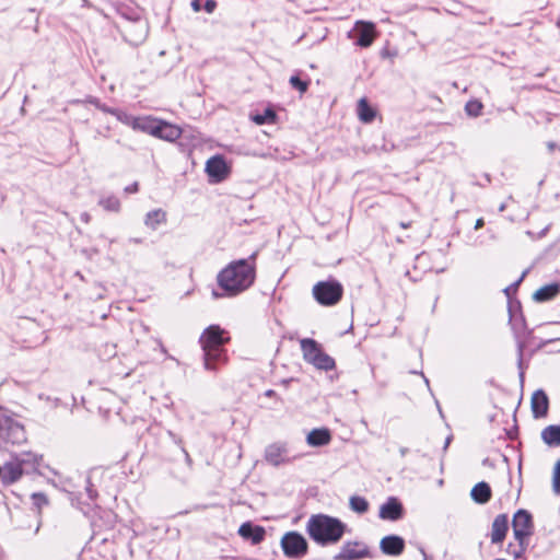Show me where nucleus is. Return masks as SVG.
<instances>
[{"label":"nucleus","mask_w":560,"mask_h":560,"mask_svg":"<svg viewBox=\"0 0 560 560\" xmlns=\"http://www.w3.org/2000/svg\"><path fill=\"white\" fill-rule=\"evenodd\" d=\"M256 258L254 252L248 258L231 261L217 277L218 290L212 291L214 299L232 298L249 289L256 279Z\"/></svg>","instance_id":"obj_1"},{"label":"nucleus","mask_w":560,"mask_h":560,"mask_svg":"<svg viewBox=\"0 0 560 560\" xmlns=\"http://www.w3.org/2000/svg\"><path fill=\"white\" fill-rule=\"evenodd\" d=\"M229 341V332L219 325H210L202 331L199 343L202 350L203 368L207 371L217 372L228 363L225 345Z\"/></svg>","instance_id":"obj_2"},{"label":"nucleus","mask_w":560,"mask_h":560,"mask_svg":"<svg viewBox=\"0 0 560 560\" xmlns=\"http://www.w3.org/2000/svg\"><path fill=\"white\" fill-rule=\"evenodd\" d=\"M346 528L347 525L339 518L326 514H314L306 523V533L319 546L337 544Z\"/></svg>","instance_id":"obj_3"},{"label":"nucleus","mask_w":560,"mask_h":560,"mask_svg":"<svg viewBox=\"0 0 560 560\" xmlns=\"http://www.w3.org/2000/svg\"><path fill=\"white\" fill-rule=\"evenodd\" d=\"M43 457L32 452L12 454L1 466V482L5 486L16 482L23 475L37 471Z\"/></svg>","instance_id":"obj_4"},{"label":"nucleus","mask_w":560,"mask_h":560,"mask_svg":"<svg viewBox=\"0 0 560 560\" xmlns=\"http://www.w3.org/2000/svg\"><path fill=\"white\" fill-rule=\"evenodd\" d=\"M26 440L24 425L0 407V445H21Z\"/></svg>","instance_id":"obj_5"},{"label":"nucleus","mask_w":560,"mask_h":560,"mask_svg":"<svg viewBox=\"0 0 560 560\" xmlns=\"http://www.w3.org/2000/svg\"><path fill=\"white\" fill-rule=\"evenodd\" d=\"M303 359L318 370L331 371L336 366L335 359L324 352L322 346L314 339L304 338L300 341Z\"/></svg>","instance_id":"obj_6"},{"label":"nucleus","mask_w":560,"mask_h":560,"mask_svg":"<svg viewBox=\"0 0 560 560\" xmlns=\"http://www.w3.org/2000/svg\"><path fill=\"white\" fill-rule=\"evenodd\" d=\"M312 292L318 304L331 306L341 300L343 288L337 280H327L317 282Z\"/></svg>","instance_id":"obj_7"},{"label":"nucleus","mask_w":560,"mask_h":560,"mask_svg":"<svg viewBox=\"0 0 560 560\" xmlns=\"http://www.w3.org/2000/svg\"><path fill=\"white\" fill-rule=\"evenodd\" d=\"M281 548L289 559H301L308 550L307 540L298 532H288L281 538Z\"/></svg>","instance_id":"obj_8"},{"label":"nucleus","mask_w":560,"mask_h":560,"mask_svg":"<svg viewBox=\"0 0 560 560\" xmlns=\"http://www.w3.org/2000/svg\"><path fill=\"white\" fill-rule=\"evenodd\" d=\"M373 558L369 546L359 540H348L342 544L340 550L332 557L334 560H362Z\"/></svg>","instance_id":"obj_9"},{"label":"nucleus","mask_w":560,"mask_h":560,"mask_svg":"<svg viewBox=\"0 0 560 560\" xmlns=\"http://www.w3.org/2000/svg\"><path fill=\"white\" fill-rule=\"evenodd\" d=\"M375 24L366 21H357L353 28L348 33V37L353 44L361 47H370L376 38Z\"/></svg>","instance_id":"obj_10"},{"label":"nucleus","mask_w":560,"mask_h":560,"mask_svg":"<svg viewBox=\"0 0 560 560\" xmlns=\"http://www.w3.org/2000/svg\"><path fill=\"white\" fill-rule=\"evenodd\" d=\"M512 528L514 538L517 542L528 541L534 533V523L532 514L527 510H518L512 520Z\"/></svg>","instance_id":"obj_11"},{"label":"nucleus","mask_w":560,"mask_h":560,"mask_svg":"<svg viewBox=\"0 0 560 560\" xmlns=\"http://www.w3.org/2000/svg\"><path fill=\"white\" fill-rule=\"evenodd\" d=\"M205 171L211 184H219L228 178L231 168L228 165L225 158L221 154H217L207 161Z\"/></svg>","instance_id":"obj_12"},{"label":"nucleus","mask_w":560,"mask_h":560,"mask_svg":"<svg viewBox=\"0 0 560 560\" xmlns=\"http://www.w3.org/2000/svg\"><path fill=\"white\" fill-rule=\"evenodd\" d=\"M295 457H291L287 444L277 442L268 445L265 450V459L272 466L291 463Z\"/></svg>","instance_id":"obj_13"},{"label":"nucleus","mask_w":560,"mask_h":560,"mask_svg":"<svg viewBox=\"0 0 560 560\" xmlns=\"http://www.w3.org/2000/svg\"><path fill=\"white\" fill-rule=\"evenodd\" d=\"M378 516L386 521H398L404 516V506L396 497H389L381 505Z\"/></svg>","instance_id":"obj_14"},{"label":"nucleus","mask_w":560,"mask_h":560,"mask_svg":"<svg viewBox=\"0 0 560 560\" xmlns=\"http://www.w3.org/2000/svg\"><path fill=\"white\" fill-rule=\"evenodd\" d=\"M405 547V539L398 535H387L380 541L381 551L389 557H398L402 555Z\"/></svg>","instance_id":"obj_15"},{"label":"nucleus","mask_w":560,"mask_h":560,"mask_svg":"<svg viewBox=\"0 0 560 560\" xmlns=\"http://www.w3.org/2000/svg\"><path fill=\"white\" fill-rule=\"evenodd\" d=\"M238 535L243 539L249 540L253 545H258L265 539L266 530L260 525H255L252 522H245L240 526Z\"/></svg>","instance_id":"obj_16"},{"label":"nucleus","mask_w":560,"mask_h":560,"mask_svg":"<svg viewBox=\"0 0 560 560\" xmlns=\"http://www.w3.org/2000/svg\"><path fill=\"white\" fill-rule=\"evenodd\" d=\"M530 405L535 419L544 418L547 416L549 409V399L542 389H537L534 392L530 399Z\"/></svg>","instance_id":"obj_17"},{"label":"nucleus","mask_w":560,"mask_h":560,"mask_svg":"<svg viewBox=\"0 0 560 560\" xmlns=\"http://www.w3.org/2000/svg\"><path fill=\"white\" fill-rule=\"evenodd\" d=\"M509 530V517L506 514H499L492 522L491 526V542L501 544Z\"/></svg>","instance_id":"obj_18"},{"label":"nucleus","mask_w":560,"mask_h":560,"mask_svg":"<svg viewBox=\"0 0 560 560\" xmlns=\"http://www.w3.org/2000/svg\"><path fill=\"white\" fill-rule=\"evenodd\" d=\"M180 135L182 129L179 127L159 120L154 137L172 142L178 139Z\"/></svg>","instance_id":"obj_19"},{"label":"nucleus","mask_w":560,"mask_h":560,"mask_svg":"<svg viewBox=\"0 0 560 560\" xmlns=\"http://www.w3.org/2000/svg\"><path fill=\"white\" fill-rule=\"evenodd\" d=\"M560 292L558 283H550L539 288L534 294L533 300L538 303L547 302L555 299Z\"/></svg>","instance_id":"obj_20"},{"label":"nucleus","mask_w":560,"mask_h":560,"mask_svg":"<svg viewBox=\"0 0 560 560\" xmlns=\"http://www.w3.org/2000/svg\"><path fill=\"white\" fill-rule=\"evenodd\" d=\"M541 440L549 447H558L560 446V425L559 424H550L542 429L541 431Z\"/></svg>","instance_id":"obj_21"},{"label":"nucleus","mask_w":560,"mask_h":560,"mask_svg":"<svg viewBox=\"0 0 560 560\" xmlns=\"http://www.w3.org/2000/svg\"><path fill=\"white\" fill-rule=\"evenodd\" d=\"M471 498L472 500L478 504H485L489 502L491 499V488L490 486L485 482H478L472 489H471Z\"/></svg>","instance_id":"obj_22"},{"label":"nucleus","mask_w":560,"mask_h":560,"mask_svg":"<svg viewBox=\"0 0 560 560\" xmlns=\"http://www.w3.org/2000/svg\"><path fill=\"white\" fill-rule=\"evenodd\" d=\"M159 119H154L150 116L137 117L133 130H139L148 135L154 136Z\"/></svg>","instance_id":"obj_23"},{"label":"nucleus","mask_w":560,"mask_h":560,"mask_svg":"<svg viewBox=\"0 0 560 560\" xmlns=\"http://www.w3.org/2000/svg\"><path fill=\"white\" fill-rule=\"evenodd\" d=\"M330 433L327 429H314L307 434V443L312 446H323L329 443Z\"/></svg>","instance_id":"obj_24"},{"label":"nucleus","mask_w":560,"mask_h":560,"mask_svg":"<svg viewBox=\"0 0 560 560\" xmlns=\"http://www.w3.org/2000/svg\"><path fill=\"white\" fill-rule=\"evenodd\" d=\"M357 113L359 119L364 124L372 122L376 116L375 109L372 106H370L366 98H361L358 102Z\"/></svg>","instance_id":"obj_25"},{"label":"nucleus","mask_w":560,"mask_h":560,"mask_svg":"<svg viewBox=\"0 0 560 560\" xmlns=\"http://www.w3.org/2000/svg\"><path fill=\"white\" fill-rule=\"evenodd\" d=\"M165 222L166 213L162 209L149 211L144 218V224L151 230H156L160 224Z\"/></svg>","instance_id":"obj_26"},{"label":"nucleus","mask_w":560,"mask_h":560,"mask_svg":"<svg viewBox=\"0 0 560 560\" xmlns=\"http://www.w3.org/2000/svg\"><path fill=\"white\" fill-rule=\"evenodd\" d=\"M277 115L275 110L270 107L265 108L261 114H256L252 117L253 121L257 125H266L273 124L276 121Z\"/></svg>","instance_id":"obj_27"},{"label":"nucleus","mask_w":560,"mask_h":560,"mask_svg":"<svg viewBox=\"0 0 560 560\" xmlns=\"http://www.w3.org/2000/svg\"><path fill=\"white\" fill-rule=\"evenodd\" d=\"M108 114L115 116L116 119L118 121H120L121 124L129 126L133 129L136 118H137L136 116H133L125 110L118 109V108L108 110Z\"/></svg>","instance_id":"obj_28"},{"label":"nucleus","mask_w":560,"mask_h":560,"mask_svg":"<svg viewBox=\"0 0 560 560\" xmlns=\"http://www.w3.org/2000/svg\"><path fill=\"white\" fill-rule=\"evenodd\" d=\"M528 541H522L518 542V545L515 547L512 544H509L506 547V552L513 557L514 560H526L524 557L525 551L527 549Z\"/></svg>","instance_id":"obj_29"},{"label":"nucleus","mask_w":560,"mask_h":560,"mask_svg":"<svg viewBox=\"0 0 560 560\" xmlns=\"http://www.w3.org/2000/svg\"><path fill=\"white\" fill-rule=\"evenodd\" d=\"M350 508L352 511L363 514L369 510V502L363 497L352 495L350 498Z\"/></svg>","instance_id":"obj_30"},{"label":"nucleus","mask_w":560,"mask_h":560,"mask_svg":"<svg viewBox=\"0 0 560 560\" xmlns=\"http://www.w3.org/2000/svg\"><path fill=\"white\" fill-rule=\"evenodd\" d=\"M100 205L107 211L118 212L120 209L119 199L113 195L102 198Z\"/></svg>","instance_id":"obj_31"},{"label":"nucleus","mask_w":560,"mask_h":560,"mask_svg":"<svg viewBox=\"0 0 560 560\" xmlns=\"http://www.w3.org/2000/svg\"><path fill=\"white\" fill-rule=\"evenodd\" d=\"M483 105L478 100H470L465 105V112L470 117H478L482 113Z\"/></svg>","instance_id":"obj_32"},{"label":"nucleus","mask_w":560,"mask_h":560,"mask_svg":"<svg viewBox=\"0 0 560 560\" xmlns=\"http://www.w3.org/2000/svg\"><path fill=\"white\" fill-rule=\"evenodd\" d=\"M523 355H524V343L518 342V345H517V368H518V377H520L521 383L524 382L525 370L527 368L524 364Z\"/></svg>","instance_id":"obj_33"},{"label":"nucleus","mask_w":560,"mask_h":560,"mask_svg":"<svg viewBox=\"0 0 560 560\" xmlns=\"http://www.w3.org/2000/svg\"><path fill=\"white\" fill-rule=\"evenodd\" d=\"M552 491L556 495H560V459L556 462L552 471Z\"/></svg>","instance_id":"obj_34"},{"label":"nucleus","mask_w":560,"mask_h":560,"mask_svg":"<svg viewBox=\"0 0 560 560\" xmlns=\"http://www.w3.org/2000/svg\"><path fill=\"white\" fill-rule=\"evenodd\" d=\"M33 505L39 512L40 509L48 504V499L43 492H35L31 495Z\"/></svg>","instance_id":"obj_35"},{"label":"nucleus","mask_w":560,"mask_h":560,"mask_svg":"<svg viewBox=\"0 0 560 560\" xmlns=\"http://www.w3.org/2000/svg\"><path fill=\"white\" fill-rule=\"evenodd\" d=\"M290 84L292 85L293 89L300 91L301 93L306 92V90L308 88V83L306 81H303L298 75H292L290 78Z\"/></svg>","instance_id":"obj_36"},{"label":"nucleus","mask_w":560,"mask_h":560,"mask_svg":"<svg viewBox=\"0 0 560 560\" xmlns=\"http://www.w3.org/2000/svg\"><path fill=\"white\" fill-rule=\"evenodd\" d=\"M510 322L512 323V328L517 336H520L521 334H524L526 327H525V320L523 317L517 319V318H513V316L511 315Z\"/></svg>","instance_id":"obj_37"},{"label":"nucleus","mask_w":560,"mask_h":560,"mask_svg":"<svg viewBox=\"0 0 560 560\" xmlns=\"http://www.w3.org/2000/svg\"><path fill=\"white\" fill-rule=\"evenodd\" d=\"M525 276H526V271H524V272L522 273V276H521V277H520L515 282H513L512 284H510L509 287H506V288L504 289V293H505V295H506V298H508L509 300L511 299V296H512L513 294H515V293H516L517 288H518V285L521 284V282L523 281V279H524V277H525Z\"/></svg>","instance_id":"obj_38"},{"label":"nucleus","mask_w":560,"mask_h":560,"mask_svg":"<svg viewBox=\"0 0 560 560\" xmlns=\"http://www.w3.org/2000/svg\"><path fill=\"white\" fill-rule=\"evenodd\" d=\"M85 491H86V494L89 497L90 500H95L96 497H97V492L96 490L93 488V485L90 480V478L86 479V486H85Z\"/></svg>","instance_id":"obj_39"},{"label":"nucleus","mask_w":560,"mask_h":560,"mask_svg":"<svg viewBox=\"0 0 560 560\" xmlns=\"http://www.w3.org/2000/svg\"><path fill=\"white\" fill-rule=\"evenodd\" d=\"M215 8H217V1H215V0H207V1L205 2V4L202 5V9H203L207 13H209V14L213 13V11L215 10Z\"/></svg>","instance_id":"obj_40"},{"label":"nucleus","mask_w":560,"mask_h":560,"mask_svg":"<svg viewBox=\"0 0 560 560\" xmlns=\"http://www.w3.org/2000/svg\"><path fill=\"white\" fill-rule=\"evenodd\" d=\"M139 190V185L137 182L128 185L126 188H125V191L128 192V194H135Z\"/></svg>","instance_id":"obj_41"},{"label":"nucleus","mask_w":560,"mask_h":560,"mask_svg":"<svg viewBox=\"0 0 560 560\" xmlns=\"http://www.w3.org/2000/svg\"><path fill=\"white\" fill-rule=\"evenodd\" d=\"M190 5L194 12H199L202 10V4L200 0H191Z\"/></svg>","instance_id":"obj_42"},{"label":"nucleus","mask_w":560,"mask_h":560,"mask_svg":"<svg viewBox=\"0 0 560 560\" xmlns=\"http://www.w3.org/2000/svg\"><path fill=\"white\" fill-rule=\"evenodd\" d=\"M92 103L95 104V106L97 108H100L101 110H103L104 113H108V110L112 109L110 107H107L106 105H101L98 101H95V102H92Z\"/></svg>","instance_id":"obj_43"},{"label":"nucleus","mask_w":560,"mask_h":560,"mask_svg":"<svg viewBox=\"0 0 560 560\" xmlns=\"http://www.w3.org/2000/svg\"><path fill=\"white\" fill-rule=\"evenodd\" d=\"M549 231V225H547L546 228H544L536 236V238H542L547 235Z\"/></svg>","instance_id":"obj_44"},{"label":"nucleus","mask_w":560,"mask_h":560,"mask_svg":"<svg viewBox=\"0 0 560 560\" xmlns=\"http://www.w3.org/2000/svg\"><path fill=\"white\" fill-rule=\"evenodd\" d=\"M80 218L84 223H89L91 220V215L88 212L81 213Z\"/></svg>","instance_id":"obj_45"},{"label":"nucleus","mask_w":560,"mask_h":560,"mask_svg":"<svg viewBox=\"0 0 560 560\" xmlns=\"http://www.w3.org/2000/svg\"><path fill=\"white\" fill-rule=\"evenodd\" d=\"M547 148H548L549 152H552L556 148H558V144L553 141H549V142H547Z\"/></svg>","instance_id":"obj_46"},{"label":"nucleus","mask_w":560,"mask_h":560,"mask_svg":"<svg viewBox=\"0 0 560 560\" xmlns=\"http://www.w3.org/2000/svg\"><path fill=\"white\" fill-rule=\"evenodd\" d=\"M413 374H420L422 377H423V381L427 385V387L430 389V382L429 380L424 376V374L422 372H418V371H412Z\"/></svg>","instance_id":"obj_47"},{"label":"nucleus","mask_w":560,"mask_h":560,"mask_svg":"<svg viewBox=\"0 0 560 560\" xmlns=\"http://www.w3.org/2000/svg\"><path fill=\"white\" fill-rule=\"evenodd\" d=\"M483 224H485L483 219H481V218H480V219H478V220L476 221V224H475V230H479V229H481V228L483 226Z\"/></svg>","instance_id":"obj_48"},{"label":"nucleus","mask_w":560,"mask_h":560,"mask_svg":"<svg viewBox=\"0 0 560 560\" xmlns=\"http://www.w3.org/2000/svg\"><path fill=\"white\" fill-rule=\"evenodd\" d=\"M168 435L173 439V441H174L175 443L179 444V443L182 442V440H180V439H178V438H177V435H176V434H174L173 432H171V431H170V432H168Z\"/></svg>","instance_id":"obj_49"},{"label":"nucleus","mask_w":560,"mask_h":560,"mask_svg":"<svg viewBox=\"0 0 560 560\" xmlns=\"http://www.w3.org/2000/svg\"><path fill=\"white\" fill-rule=\"evenodd\" d=\"M264 395L266 397H273L276 396V392L273 389H267Z\"/></svg>","instance_id":"obj_50"},{"label":"nucleus","mask_w":560,"mask_h":560,"mask_svg":"<svg viewBox=\"0 0 560 560\" xmlns=\"http://www.w3.org/2000/svg\"><path fill=\"white\" fill-rule=\"evenodd\" d=\"M452 440V435L447 436L445 440L444 448H447Z\"/></svg>","instance_id":"obj_51"},{"label":"nucleus","mask_w":560,"mask_h":560,"mask_svg":"<svg viewBox=\"0 0 560 560\" xmlns=\"http://www.w3.org/2000/svg\"><path fill=\"white\" fill-rule=\"evenodd\" d=\"M130 242L139 244L142 242V240L141 238H131Z\"/></svg>","instance_id":"obj_52"},{"label":"nucleus","mask_w":560,"mask_h":560,"mask_svg":"<svg viewBox=\"0 0 560 560\" xmlns=\"http://www.w3.org/2000/svg\"><path fill=\"white\" fill-rule=\"evenodd\" d=\"M400 226H401L402 229H407V228H409V226H410V223L401 222V223H400Z\"/></svg>","instance_id":"obj_53"},{"label":"nucleus","mask_w":560,"mask_h":560,"mask_svg":"<svg viewBox=\"0 0 560 560\" xmlns=\"http://www.w3.org/2000/svg\"><path fill=\"white\" fill-rule=\"evenodd\" d=\"M39 527H40V522L37 523L36 527H35V530H34V534H37L38 530H39Z\"/></svg>","instance_id":"obj_54"},{"label":"nucleus","mask_w":560,"mask_h":560,"mask_svg":"<svg viewBox=\"0 0 560 560\" xmlns=\"http://www.w3.org/2000/svg\"><path fill=\"white\" fill-rule=\"evenodd\" d=\"M406 452H407V450H406V448H401V450H400L401 455H405V454H406Z\"/></svg>","instance_id":"obj_55"},{"label":"nucleus","mask_w":560,"mask_h":560,"mask_svg":"<svg viewBox=\"0 0 560 560\" xmlns=\"http://www.w3.org/2000/svg\"><path fill=\"white\" fill-rule=\"evenodd\" d=\"M504 209H505L504 205H501L500 208H499L500 211H503Z\"/></svg>","instance_id":"obj_56"},{"label":"nucleus","mask_w":560,"mask_h":560,"mask_svg":"<svg viewBox=\"0 0 560 560\" xmlns=\"http://www.w3.org/2000/svg\"><path fill=\"white\" fill-rule=\"evenodd\" d=\"M421 552L423 555L424 560H427V553L423 550H421Z\"/></svg>","instance_id":"obj_57"},{"label":"nucleus","mask_w":560,"mask_h":560,"mask_svg":"<svg viewBox=\"0 0 560 560\" xmlns=\"http://www.w3.org/2000/svg\"><path fill=\"white\" fill-rule=\"evenodd\" d=\"M527 234L532 237L534 236V234L530 231H527Z\"/></svg>","instance_id":"obj_58"}]
</instances>
